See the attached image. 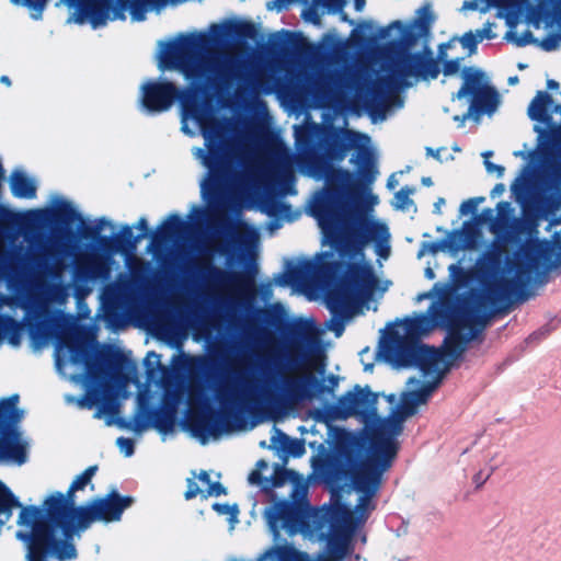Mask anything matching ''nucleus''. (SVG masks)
<instances>
[{"mask_svg":"<svg viewBox=\"0 0 561 561\" xmlns=\"http://www.w3.org/2000/svg\"><path fill=\"white\" fill-rule=\"evenodd\" d=\"M90 22H91L93 28H98V27H100V26L105 24V19H103V18H101V19L92 18L90 20Z\"/></svg>","mask_w":561,"mask_h":561,"instance_id":"obj_48","label":"nucleus"},{"mask_svg":"<svg viewBox=\"0 0 561 561\" xmlns=\"http://www.w3.org/2000/svg\"><path fill=\"white\" fill-rule=\"evenodd\" d=\"M506 0H467L461 7V11H479L486 13L492 8L506 7Z\"/></svg>","mask_w":561,"mask_h":561,"instance_id":"obj_23","label":"nucleus"},{"mask_svg":"<svg viewBox=\"0 0 561 561\" xmlns=\"http://www.w3.org/2000/svg\"><path fill=\"white\" fill-rule=\"evenodd\" d=\"M542 47L546 50H552V49H556L557 44L553 41L547 39V41H543Z\"/></svg>","mask_w":561,"mask_h":561,"instance_id":"obj_49","label":"nucleus"},{"mask_svg":"<svg viewBox=\"0 0 561 561\" xmlns=\"http://www.w3.org/2000/svg\"><path fill=\"white\" fill-rule=\"evenodd\" d=\"M322 14L324 13H341L342 20L346 21V15L343 13V9L346 4V0H322Z\"/></svg>","mask_w":561,"mask_h":561,"instance_id":"obj_28","label":"nucleus"},{"mask_svg":"<svg viewBox=\"0 0 561 561\" xmlns=\"http://www.w3.org/2000/svg\"><path fill=\"white\" fill-rule=\"evenodd\" d=\"M137 227L140 229V230H146L147 229V222L145 219H140L137 224Z\"/></svg>","mask_w":561,"mask_h":561,"instance_id":"obj_53","label":"nucleus"},{"mask_svg":"<svg viewBox=\"0 0 561 561\" xmlns=\"http://www.w3.org/2000/svg\"><path fill=\"white\" fill-rule=\"evenodd\" d=\"M530 182V171L524 169L511 185L512 193L519 201L528 191Z\"/></svg>","mask_w":561,"mask_h":561,"instance_id":"obj_26","label":"nucleus"},{"mask_svg":"<svg viewBox=\"0 0 561 561\" xmlns=\"http://www.w3.org/2000/svg\"><path fill=\"white\" fill-rule=\"evenodd\" d=\"M79 352L70 350L69 346L59 345L56 350V367L60 374L66 375V370L71 365H77Z\"/></svg>","mask_w":561,"mask_h":561,"instance_id":"obj_21","label":"nucleus"},{"mask_svg":"<svg viewBox=\"0 0 561 561\" xmlns=\"http://www.w3.org/2000/svg\"><path fill=\"white\" fill-rule=\"evenodd\" d=\"M78 404H79V407H81V408L89 407V404H87L85 400H79V401H78Z\"/></svg>","mask_w":561,"mask_h":561,"instance_id":"obj_61","label":"nucleus"},{"mask_svg":"<svg viewBox=\"0 0 561 561\" xmlns=\"http://www.w3.org/2000/svg\"><path fill=\"white\" fill-rule=\"evenodd\" d=\"M476 207H477V202L474 199H468L461 204L460 211H461V214L467 215V214L473 211Z\"/></svg>","mask_w":561,"mask_h":561,"instance_id":"obj_40","label":"nucleus"},{"mask_svg":"<svg viewBox=\"0 0 561 561\" xmlns=\"http://www.w3.org/2000/svg\"><path fill=\"white\" fill-rule=\"evenodd\" d=\"M492 469H489L486 471H480L477 476H476V481L479 483V484H482L486 479H489V477L491 476L492 473Z\"/></svg>","mask_w":561,"mask_h":561,"instance_id":"obj_43","label":"nucleus"},{"mask_svg":"<svg viewBox=\"0 0 561 561\" xmlns=\"http://www.w3.org/2000/svg\"><path fill=\"white\" fill-rule=\"evenodd\" d=\"M199 211H201L199 208L192 209L191 218L199 217V214H198Z\"/></svg>","mask_w":561,"mask_h":561,"instance_id":"obj_55","label":"nucleus"},{"mask_svg":"<svg viewBox=\"0 0 561 561\" xmlns=\"http://www.w3.org/2000/svg\"><path fill=\"white\" fill-rule=\"evenodd\" d=\"M1 82L5 83V84H8V85L10 84V80H9V78H8V77H5V76L1 77Z\"/></svg>","mask_w":561,"mask_h":561,"instance_id":"obj_62","label":"nucleus"},{"mask_svg":"<svg viewBox=\"0 0 561 561\" xmlns=\"http://www.w3.org/2000/svg\"><path fill=\"white\" fill-rule=\"evenodd\" d=\"M12 324L14 329L9 333L8 341L11 345L19 346L22 339L21 329L14 321H12Z\"/></svg>","mask_w":561,"mask_h":561,"instance_id":"obj_38","label":"nucleus"},{"mask_svg":"<svg viewBox=\"0 0 561 561\" xmlns=\"http://www.w3.org/2000/svg\"><path fill=\"white\" fill-rule=\"evenodd\" d=\"M422 183H423L425 186H431V185H432V180H431V178H423V179H422Z\"/></svg>","mask_w":561,"mask_h":561,"instance_id":"obj_54","label":"nucleus"},{"mask_svg":"<svg viewBox=\"0 0 561 561\" xmlns=\"http://www.w3.org/2000/svg\"><path fill=\"white\" fill-rule=\"evenodd\" d=\"M322 11L319 12V5H310L302 11V18L305 21L319 24Z\"/></svg>","mask_w":561,"mask_h":561,"instance_id":"obj_34","label":"nucleus"},{"mask_svg":"<svg viewBox=\"0 0 561 561\" xmlns=\"http://www.w3.org/2000/svg\"><path fill=\"white\" fill-rule=\"evenodd\" d=\"M283 169H284V172L286 174H291V163H290V159H289V156L286 153L285 157H284V160H283Z\"/></svg>","mask_w":561,"mask_h":561,"instance_id":"obj_45","label":"nucleus"},{"mask_svg":"<svg viewBox=\"0 0 561 561\" xmlns=\"http://www.w3.org/2000/svg\"><path fill=\"white\" fill-rule=\"evenodd\" d=\"M133 502L131 497L119 496L113 491L106 497L98 499L85 507H77L72 501L57 492L49 495L43 506L47 514L54 517L62 535L73 538L85 530L93 520H119L124 510Z\"/></svg>","mask_w":561,"mask_h":561,"instance_id":"obj_4","label":"nucleus"},{"mask_svg":"<svg viewBox=\"0 0 561 561\" xmlns=\"http://www.w3.org/2000/svg\"><path fill=\"white\" fill-rule=\"evenodd\" d=\"M158 68L161 71L178 70L184 77L195 80H210L227 72L232 58L218 56H195L188 48L176 43L161 44L157 56Z\"/></svg>","mask_w":561,"mask_h":561,"instance_id":"obj_6","label":"nucleus"},{"mask_svg":"<svg viewBox=\"0 0 561 561\" xmlns=\"http://www.w3.org/2000/svg\"><path fill=\"white\" fill-rule=\"evenodd\" d=\"M11 191L19 198H34L36 196V183L23 171L15 170L10 179Z\"/></svg>","mask_w":561,"mask_h":561,"instance_id":"obj_15","label":"nucleus"},{"mask_svg":"<svg viewBox=\"0 0 561 561\" xmlns=\"http://www.w3.org/2000/svg\"><path fill=\"white\" fill-rule=\"evenodd\" d=\"M378 203V196L366 190L337 202L318 196L310 206L321 230L322 244L331 248L317 254L310 266L318 271L330 268L336 263L334 252L347 266L344 282L327 299L333 314L329 329L336 337L342 335L346 321L369 310L375 295H382L389 287L388 282L378 279L364 253L366 247L374 243L380 259L387 260L390 255L389 228L374 215Z\"/></svg>","mask_w":561,"mask_h":561,"instance_id":"obj_2","label":"nucleus"},{"mask_svg":"<svg viewBox=\"0 0 561 561\" xmlns=\"http://www.w3.org/2000/svg\"><path fill=\"white\" fill-rule=\"evenodd\" d=\"M463 84L461 89L453 95L451 100L461 101L469 99L468 111L461 116L455 115L454 121L463 124L473 113H493L497 107L500 100L495 90L490 87L483 72L476 68H465L461 71Z\"/></svg>","mask_w":561,"mask_h":561,"instance_id":"obj_8","label":"nucleus"},{"mask_svg":"<svg viewBox=\"0 0 561 561\" xmlns=\"http://www.w3.org/2000/svg\"><path fill=\"white\" fill-rule=\"evenodd\" d=\"M346 140L351 148L357 150V154L351 160L354 164H359L360 162H367L371 158L370 151V138L356 131H347Z\"/></svg>","mask_w":561,"mask_h":561,"instance_id":"obj_16","label":"nucleus"},{"mask_svg":"<svg viewBox=\"0 0 561 561\" xmlns=\"http://www.w3.org/2000/svg\"><path fill=\"white\" fill-rule=\"evenodd\" d=\"M18 524L21 529L16 537L26 545V561H46V550L60 561L77 557L72 538L62 535L54 517L44 508L23 507Z\"/></svg>","mask_w":561,"mask_h":561,"instance_id":"obj_5","label":"nucleus"},{"mask_svg":"<svg viewBox=\"0 0 561 561\" xmlns=\"http://www.w3.org/2000/svg\"><path fill=\"white\" fill-rule=\"evenodd\" d=\"M422 378H410L399 400L394 394L387 398L391 404L390 416L377 414L378 394L369 389L355 387L331 405L325 407L327 421L356 416L366 431L352 435L343 462V485L336 494V503L330 513L316 512L293 505L287 501L276 502L265 510L271 531L277 537L282 530L287 535L300 534L310 541L325 542L329 560H341L351 550V538L375 508L373 497L377 493L383 473L391 467L398 449L397 437L404 421L419 407L426 404L438 387L446 353L422 347Z\"/></svg>","mask_w":561,"mask_h":561,"instance_id":"obj_1","label":"nucleus"},{"mask_svg":"<svg viewBox=\"0 0 561 561\" xmlns=\"http://www.w3.org/2000/svg\"><path fill=\"white\" fill-rule=\"evenodd\" d=\"M279 535L274 536L275 542H277ZM341 560H329L325 553V542H323L322 552L312 560L307 553L297 550L291 545H279L275 543V547L266 551L260 559V561H342Z\"/></svg>","mask_w":561,"mask_h":561,"instance_id":"obj_13","label":"nucleus"},{"mask_svg":"<svg viewBox=\"0 0 561 561\" xmlns=\"http://www.w3.org/2000/svg\"><path fill=\"white\" fill-rule=\"evenodd\" d=\"M275 435L272 437L274 447H282L287 454L294 457H300L306 453L304 443L297 439H291L286 435L280 434L274 428Z\"/></svg>","mask_w":561,"mask_h":561,"instance_id":"obj_19","label":"nucleus"},{"mask_svg":"<svg viewBox=\"0 0 561 561\" xmlns=\"http://www.w3.org/2000/svg\"><path fill=\"white\" fill-rule=\"evenodd\" d=\"M314 378L311 374L289 377L275 390V398L287 408H294L313 397Z\"/></svg>","mask_w":561,"mask_h":561,"instance_id":"obj_11","label":"nucleus"},{"mask_svg":"<svg viewBox=\"0 0 561 561\" xmlns=\"http://www.w3.org/2000/svg\"><path fill=\"white\" fill-rule=\"evenodd\" d=\"M471 322L470 317L468 316H461L458 318L456 325L451 329L450 339L451 340H465L470 341L474 337L476 333L470 331L467 333L465 332L466 327H468Z\"/></svg>","mask_w":561,"mask_h":561,"instance_id":"obj_24","label":"nucleus"},{"mask_svg":"<svg viewBox=\"0 0 561 561\" xmlns=\"http://www.w3.org/2000/svg\"><path fill=\"white\" fill-rule=\"evenodd\" d=\"M224 493L225 488L218 481H211L208 472L202 471L198 476L187 480L185 497L190 500L197 495L204 497L219 496Z\"/></svg>","mask_w":561,"mask_h":561,"instance_id":"obj_14","label":"nucleus"},{"mask_svg":"<svg viewBox=\"0 0 561 561\" xmlns=\"http://www.w3.org/2000/svg\"><path fill=\"white\" fill-rule=\"evenodd\" d=\"M425 274H426V276H427L428 278H434V273H433V271H432L431 268H427V270H426V272H425Z\"/></svg>","mask_w":561,"mask_h":561,"instance_id":"obj_59","label":"nucleus"},{"mask_svg":"<svg viewBox=\"0 0 561 561\" xmlns=\"http://www.w3.org/2000/svg\"><path fill=\"white\" fill-rule=\"evenodd\" d=\"M460 71V59L456 58L449 61H446L443 67L444 76H454Z\"/></svg>","mask_w":561,"mask_h":561,"instance_id":"obj_36","label":"nucleus"},{"mask_svg":"<svg viewBox=\"0 0 561 561\" xmlns=\"http://www.w3.org/2000/svg\"><path fill=\"white\" fill-rule=\"evenodd\" d=\"M146 362L147 363H152V364H158L159 363V355L156 354L154 352H150V353H148V355L146 357Z\"/></svg>","mask_w":561,"mask_h":561,"instance_id":"obj_47","label":"nucleus"},{"mask_svg":"<svg viewBox=\"0 0 561 561\" xmlns=\"http://www.w3.org/2000/svg\"><path fill=\"white\" fill-rule=\"evenodd\" d=\"M492 151H484L482 152V157L484 159V165L490 174H496L499 178H501L504 173V168L497 164L492 163V160L490 158L492 157Z\"/></svg>","mask_w":561,"mask_h":561,"instance_id":"obj_32","label":"nucleus"},{"mask_svg":"<svg viewBox=\"0 0 561 561\" xmlns=\"http://www.w3.org/2000/svg\"><path fill=\"white\" fill-rule=\"evenodd\" d=\"M267 466L268 465H267L266 461L260 460V461L256 462V469L255 470H259V471L264 470V469L267 468Z\"/></svg>","mask_w":561,"mask_h":561,"instance_id":"obj_51","label":"nucleus"},{"mask_svg":"<svg viewBox=\"0 0 561 561\" xmlns=\"http://www.w3.org/2000/svg\"><path fill=\"white\" fill-rule=\"evenodd\" d=\"M68 22L82 23L83 21L77 18H70Z\"/></svg>","mask_w":561,"mask_h":561,"instance_id":"obj_63","label":"nucleus"},{"mask_svg":"<svg viewBox=\"0 0 561 561\" xmlns=\"http://www.w3.org/2000/svg\"><path fill=\"white\" fill-rule=\"evenodd\" d=\"M494 26V23H485L482 28L477 30L478 37L481 38V41L494 38L496 36L493 32Z\"/></svg>","mask_w":561,"mask_h":561,"instance_id":"obj_37","label":"nucleus"},{"mask_svg":"<svg viewBox=\"0 0 561 561\" xmlns=\"http://www.w3.org/2000/svg\"><path fill=\"white\" fill-rule=\"evenodd\" d=\"M351 174L346 170H337L334 174L328 175L327 180L330 182L348 181Z\"/></svg>","mask_w":561,"mask_h":561,"instance_id":"obj_39","label":"nucleus"},{"mask_svg":"<svg viewBox=\"0 0 561 561\" xmlns=\"http://www.w3.org/2000/svg\"><path fill=\"white\" fill-rule=\"evenodd\" d=\"M511 205L507 202H501L496 206V216L490 218L489 230L496 237H502L506 233L510 221Z\"/></svg>","mask_w":561,"mask_h":561,"instance_id":"obj_17","label":"nucleus"},{"mask_svg":"<svg viewBox=\"0 0 561 561\" xmlns=\"http://www.w3.org/2000/svg\"><path fill=\"white\" fill-rule=\"evenodd\" d=\"M547 85L550 90H553V89H558L559 88V83L554 80H548L547 82Z\"/></svg>","mask_w":561,"mask_h":561,"instance_id":"obj_52","label":"nucleus"},{"mask_svg":"<svg viewBox=\"0 0 561 561\" xmlns=\"http://www.w3.org/2000/svg\"><path fill=\"white\" fill-rule=\"evenodd\" d=\"M175 99L181 104L182 130L190 136L201 131L205 139L206 150L193 149L195 158L208 169L206 178L201 182L202 196L209 208L222 214L226 205L217 179L216 160L219 157L240 159L254 165L260 159L259 152L247 133H238L226 139L234 130L233 122L219 118L207 101L199 100L196 91L186 89L179 92L173 83L156 80H149L140 88L141 105L151 113L168 111Z\"/></svg>","mask_w":561,"mask_h":561,"instance_id":"obj_3","label":"nucleus"},{"mask_svg":"<svg viewBox=\"0 0 561 561\" xmlns=\"http://www.w3.org/2000/svg\"><path fill=\"white\" fill-rule=\"evenodd\" d=\"M414 192L415 190L413 187H402L394 194L392 201L393 207L400 210H409L414 205L411 198V195H413Z\"/></svg>","mask_w":561,"mask_h":561,"instance_id":"obj_25","label":"nucleus"},{"mask_svg":"<svg viewBox=\"0 0 561 561\" xmlns=\"http://www.w3.org/2000/svg\"><path fill=\"white\" fill-rule=\"evenodd\" d=\"M456 42L461 44V46L468 51V55H472L476 53L477 45L482 41L478 37L477 31H469L459 38H451L448 43L439 46V57L442 59L446 56V50L450 48Z\"/></svg>","mask_w":561,"mask_h":561,"instance_id":"obj_18","label":"nucleus"},{"mask_svg":"<svg viewBox=\"0 0 561 561\" xmlns=\"http://www.w3.org/2000/svg\"><path fill=\"white\" fill-rule=\"evenodd\" d=\"M54 203H55V205H56V207H57L59 213L65 214V215H69L70 219H72V220L82 221L81 216L75 211L72 205L69 204L68 202L59 198V199H56Z\"/></svg>","mask_w":561,"mask_h":561,"instance_id":"obj_31","label":"nucleus"},{"mask_svg":"<svg viewBox=\"0 0 561 561\" xmlns=\"http://www.w3.org/2000/svg\"><path fill=\"white\" fill-rule=\"evenodd\" d=\"M214 510L221 515H227L231 523L237 522L238 517V508L237 506H230L228 504H214Z\"/></svg>","mask_w":561,"mask_h":561,"instance_id":"obj_33","label":"nucleus"},{"mask_svg":"<svg viewBox=\"0 0 561 561\" xmlns=\"http://www.w3.org/2000/svg\"><path fill=\"white\" fill-rule=\"evenodd\" d=\"M195 436H196V437H199V438H201V442H202L203 444H206V443L208 442V437H206V436L198 435V434H195Z\"/></svg>","mask_w":561,"mask_h":561,"instance_id":"obj_58","label":"nucleus"},{"mask_svg":"<svg viewBox=\"0 0 561 561\" xmlns=\"http://www.w3.org/2000/svg\"><path fill=\"white\" fill-rule=\"evenodd\" d=\"M396 71L405 76H415L424 80L436 79L440 72L432 50L416 41L401 43L392 58Z\"/></svg>","mask_w":561,"mask_h":561,"instance_id":"obj_9","label":"nucleus"},{"mask_svg":"<svg viewBox=\"0 0 561 561\" xmlns=\"http://www.w3.org/2000/svg\"><path fill=\"white\" fill-rule=\"evenodd\" d=\"M249 482H250L251 484H261V482H262L261 471H259V470H253V471L249 474Z\"/></svg>","mask_w":561,"mask_h":561,"instance_id":"obj_42","label":"nucleus"},{"mask_svg":"<svg viewBox=\"0 0 561 561\" xmlns=\"http://www.w3.org/2000/svg\"><path fill=\"white\" fill-rule=\"evenodd\" d=\"M444 203H445V201L443 198H439L438 202L435 204L436 208H438Z\"/></svg>","mask_w":561,"mask_h":561,"instance_id":"obj_64","label":"nucleus"},{"mask_svg":"<svg viewBox=\"0 0 561 561\" xmlns=\"http://www.w3.org/2000/svg\"><path fill=\"white\" fill-rule=\"evenodd\" d=\"M96 466H91L87 468L81 474L77 476L72 481L67 495L62 494L67 500H70L75 503L72 496L75 492L83 490L87 485L91 484V479L96 472Z\"/></svg>","mask_w":561,"mask_h":561,"instance_id":"obj_22","label":"nucleus"},{"mask_svg":"<svg viewBox=\"0 0 561 561\" xmlns=\"http://www.w3.org/2000/svg\"><path fill=\"white\" fill-rule=\"evenodd\" d=\"M533 233H535L536 236L538 234L537 226L531 225L530 234H533Z\"/></svg>","mask_w":561,"mask_h":561,"instance_id":"obj_60","label":"nucleus"},{"mask_svg":"<svg viewBox=\"0 0 561 561\" xmlns=\"http://www.w3.org/2000/svg\"><path fill=\"white\" fill-rule=\"evenodd\" d=\"M286 477L290 480L293 484V499L298 500L299 497L305 496L308 489V483L306 479L301 474H298L297 472L291 470L286 471Z\"/></svg>","mask_w":561,"mask_h":561,"instance_id":"obj_27","label":"nucleus"},{"mask_svg":"<svg viewBox=\"0 0 561 561\" xmlns=\"http://www.w3.org/2000/svg\"><path fill=\"white\" fill-rule=\"evenodd\" d=\"M130 14H131V20L135 22H140V21L145 20L144 11H140L138 9H133Z\"/></svg>","mask_w":561,"mask_h":561,"instance_id":"obj_44","label":"nucleus"},{"mask_svg":"<svg viewBox=\"0 0 561 561\" xmlns=\"http://www.w3.org/2000/svg\"><path fill=\"white\" fill-rule=\"evenodd\" d=\"M14 2L23 5H32L31 0H14Z\"/></svg>","mask_w":561,"mask_h":561,"instance_id":"obj_56","label":"nucleus"},{"mask_svg":"<svg viewBox=\"0 0 561 561\" xmlns=\"http://www.w3.org/2000/svg\"><path fill=\"white\" fill-rule=\"evenodd\" d=\"M535 248L538 250L539 253H546L549 251H553L554 249L561 251V231L554 233L552 247L550 242L536 240Z\"/></svg>","mask_w":561,"mask_h":561,"instance_id":"obj_30","label":"nucleus"},{"mask_svg":"<svg viewBox=\"0 0 561 561\" xmlns=\"http://www.w3.org/2000/svg\"><path fill=\"white\" fill-rule=\"evenodd\" d=\"M528 115L536 122L534 128L538 134L540 145L553 142L561 137V105H554L547 92L539 91L536 94L529 104ZM556 153L548 182L552 188L559 192V204H561V148Z\"/></svg>","mask_w":561,"mask_h":561,"instance_id":"obj_7","label":"nucleus"},{"mask_svg":"<svg viewBox=\"0 0 561 561\" xmlns=\"http://www.w3.org/2000/svg\"><path fill=\"white\" fill-rule=\"evenodd\" d=\"M437 313L436 307L430 308L426 313H415L412 317L396 323L393 327V335L410 340L423 335L436 327L435 316Z\"/></svg>","mask_w":561,"mask_h":561,"instance_id":"obj_12","label":"nucleus"},{"mask_svg":"<svg viewBox=\"0 0 561 561\" xmlns=\"http://www.w3.org/2000/svg\"><path fill=\"white\" fill-rule=\"evenodd\" d=\"M366 0H354L355 10L360 12L365 8Z\"/></svg>","mask_w":561,"mask_h":561,"instance_id":"obj_50","label":"nucleus"},{"mask_svg":"<svg viewBox=\"0 0 561 561\" xmlns=\"http://www.w3.org/2000/svg\"><path fill=\"white\" fill-rule=\"evenodd\" d=\"M181 226H182L181 218L176 215H170L163 221V224L161 226V230H162V232H164L167 234H173L181 230Z\"/></svg>","mask_w":561,"mask_h":561,"instance_id":"obj_29","label":"nucleus"},{"mask_svg":"<svg viewBox=\"0 0 561 561\" xmlns=\"http://www.w3.org/2000/svg\"><path fill=\"white\" fill-rule=\"evenodd\" d=\"M16 497L10 490L0 481V526L10 519L12 510L20 507Z\"/></svg>","mask_w":561,"mask_h":561,"instance_id":"obj_20","label":"nucleus"},{"mask_svg":"<svg viewBox=\"0 0 561 561\" xmlns=\"http://www.w3.org/2000/svg\"><path fill=\"white\" fill-rule=\"evenodd\" d=\"M517 82H518V78H517L516 76H515V77H510V78H508V83H510L511 85H514V84H516Z\"/></svg>","mask_w":561,"mask_h":561,"instance_id":"obj_57","label":"nucleus"},{"mask_svg":"<svg viewBox=\"0 0 561 561\" xmlns=\"http://www.w3.org/2000/svg\"><path fill=\"white\" fill-rule=\"evenodd\" d=\"M45 3H46L45 0H41L38 3L32 5L31 15L33 19L37 20L42 16V12L44 10Z\"/></svg>","mask_w":561,"mask_h":561,"instance_id":"obj_41","label":"nucleus"},{"mask_svg":"<svg viewBox=\"0 0 561 561\" xmlns=\"http://www.w3.org/2000/svg\"><path fill=\"white\" fill-rule=\"evenodd\" d=\"M18 396H12L0 402V421L15 423L19 422L23 413L16 408ZM27 457V442L22 434L13 428L3 431L0 426V460L22 465Z\"/></svg>","mask_w":561,"mask_h":561,"instance_id":"obj_10","label":"nucleus"},{"mask_svg":"<svg viewBox=\"0 0 561 561\" xmlns=\"http://www.w3.org/2000/svg\"><path fill=\"white\" fill-rule=\"evenodd\" d=\"M116 445L122 454L129 457L134 454V440L130 438L119 437L116 440Z\"/></svg>","mask_w":561,"mask_h":561,"instance_id":"obj_35","label":"nucleus"},{"mask_svg":"<svg viewBox=\"0 0 561 561\" xmlns=\"http://www.w3.org/2000/svg\"><path fill=\"white\" fill-rule=\"evenodd\" d=\"M399 185V180L397 179V174H392L387 182V186L390 190H394Z\"/></svg>","mask_w":561,"mask_h":561,"instance_id":"obj_46","label":"nucleus"}]
</instances>
